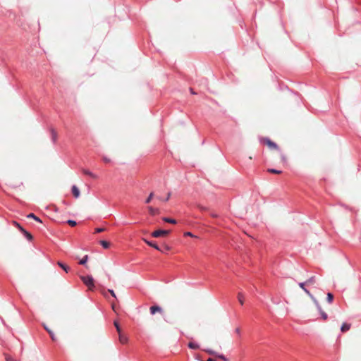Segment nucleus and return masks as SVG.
Listing matches in <instances>:
<instances>
[{
	"label": "nucleus",
	"instance_id": "5",
	"mask_svg": "<svg viewBox=\"0 0 361 361\" xmlns=\"http://www.w3.org/2000/svg\"><path fill=\"white\" fill-rule=\"evenodd\" d=\"M149 311L152 314H154L157 312L161 314L163 312L162 308L158 305H154L150 307Z\"/></svg>",
	"mask_w": 361,
	"mask_h": 361
},
{
	"label": "nucleus",
	"instance_id": "11",
	"mask_svg": "<svg viewBox=\"0 0 361 361\" xmlns=\"http://www.w3.org/2000/svg\"><path fill=\"white\" fill-rule=\"evenodd\" d=\"M317 309H318V310L319 311V312H320V314H321V316H322V319H323L324 320H326V319H327V318H328V316H327L326 313H325V312L322 310V307H321V306H320V305H319V307H317Z\"/></svg>",
	"mask_w": 361,
	"mask_h": 361
},
{
	"label": "nucleus",
	"instance_id": "2",
	"mask_svg": "<svg viewBox=\"0 0 361 361\" xmlns=\"http://www.w3.org/2000/svg\"><path fill=\"white\" fill-rule=\"evenodd\" d=\"M80 279L90 290L93 291L94 290V281L91 276H80Z\"/></svg>",
	"mask_w": 361,
	"mask_h": 361
},
{
	"label": "nucleus",
	"instance_id": "46",
	"mask_svg": "<svg viewBox=\"0 0 361 361\" xmlns=\"http://www.w3.org/2000/svg\"><path fill=\"white\" fill-rule=\"evenodd\" d=\"M103 293L104 296L106 297V295L105 293Z\"/></svg>",
	"mask_w": 361,
	"mask_h": 361
},
{
	"label": "nucleus",
	"instance_id": "1",
	"mask_svg": "<svg viewBox=\"0 0 361 361\" xmlns=\"http://www.w3.org/2000/svg\"><path fill=\"white\" fill-rule=\"evenodd\" d=\"M260 142L265 144L270 149L279 151V159L281 163L286 164L287 162L286 155L282 151L280 150L279 146L275 142H274L267 137L260 138Z\"/></svg>",
	"mask_w": 361,
	"mask_h": 361
},
{
	"label": "nucleus",
	"instance_id": "12",
	"mask_svg": "<svg viewBox=\"0 0 361 361\" xmlns=\"http://www.w3.org/2000/svg\"><path fill=\"white\" fill-rule=\"evenodd\" d=\"M20 231L25 235V237L29 240H32V235L26 231L23 228H20Z\"/></svg>",
	"mask_w": 361,
	"mask_h": 361
},
{
	"label": "nucleus",
	"instance_id": "43",
	"mask_svg": "<svg viewBox=\"0 0 361 361\" xmlns=\"http://www.w3.org/2000/svg\"><path fill=\"white\" fill-rule=\"evenodd\" d=\"M211 215H212V216H213V217H216V216H217V215H216V214H212Z\"/></svg>",
	"mask_w": 361,
	"mask_h": 361
},
{
	"label": "nucleus",
	"instance_id": "34",
	"mask_svg": "<svg viewBox=\"0 0 361 361\" xmlns=\"http://www.w3.org/2000/svg\"><path fill=\"white\" fill-rule=\"evenodd\" d=\"M198 208L202 210V211H206L207 210V208L203 207V206H201V205H199L198 206Z\"/></svg>",
	"mask_w": 361,
	"mask_h": 361
},
{
	"label": "nucleus",
	"instance_id": "33",
	"mask_svg": "<svg viewBox=\"0 0 361 361\" xmlns=\"http://www.w3.org/2000/svg\"><path fill=\"white\" fill-rule=\"evenodd\" d=\"M103 160H104V162H106V163H109V162H110V161H111V159H110L109 158H107V157H104V158H103Z\"/></svg>",
	"mask_w": 361,
	"mask_h": 361
},
{
	"label": "nucleus",
	"instance_id": "27",
	"mask_svg": "<svg viewBox=\"0 0 361 361\" xmlns=\"http://www.w3.org/2000/svg\"><path fill=\"white\" fill-rule=\"evenodd\" d=\"M67 223L71 226H75L77 224L75 221L73 220H68L67 221Z\"/></svg>",
	"mask_w": 361,
	"mask_h": 361
},
{
	"label": "nucleus",
	"instance_id": "17",
	"mask_svg": "<svg viewBox=\"0 0 361 361\" xmlns=\"http://www.w3.org/2000/svg\"><path fill=\"white\" fill-rule=\"evenodd\" d=\"M163 221L166 222V223H169V224H176V221L173 219H170V218H168V217H164L163 218Z\"/></svg>",
	"mask_w": 361,
	"mask_h": 361
},
{
	"label": "nucleus",
	"instance_id": "14",
	"mask_svg": "<svg viewBox=\"0 0 361 361\" xmlns=\"http://www.w3.org/2000/svg\"><path fill=\"white\" fill-rule=\"evenodd\" d=\"M188 348L193 350H197L200 348V345L197 343H195L194 342H190L188 344Z\"/></svg>",
	"mask_w": 361,
	"mask_h": 361
},
{
	"label": "nucleus",
	"instance_id": "45",
	"mask_svg": "<svg viewBox=\"0 0 361 361\" xmlns=\"http://www.w3.org/2000/svg\"><path fill=\"white\" fill-rule=\"evenodd\" d=\"M22 184H23V183H20L18 185H15V186H13V187H14V188H16L17 186H20V185H22Z\"/></svg>",
	"mask_w": 361,
	"mask_h": 361
},
{
	"label": "nucleus",
	"instance_id": "4",
	"mask_svg": "<svg viewBox=\"0 0 361 361\" xmlns=\"http://www.w3.org/2000/svg\"><path fill=\"white\" fill-rule=\"evenodd\" d=\"M315 277L312 276L310 279H308L306 281L300 283L299 286L300 288H303V286H309L310 285H313L315 283Z\"/></svg>",
	"mask_w": 361,
	"mask_h": 361
},
{
	"label": "nucleus",
	"instance_id": "40",
	"mask_svg": "<svg viewBox=\"0 0 361 361\" xmlns=\"http://www.w3.org/2000/svg\"><path fill=\"white\" fill-rule=\"evenodd\" d=\"M45 329L48 331V333L49 334V331H52L51 330H50L49 329H48L47 327L44 326Z\"/></svg>",
	"mask_w": 361,
	"mask_h": 361
},
{
	"label": "nucleus",
	"instance_id": "30",
	"mask_svg": "<svg viewBox=\"0 0 361 361\" xmlns=\"http://www.w3.org/2000/svg\"><path fill=\"white\" fill-rule=\"evenodd\" d=\"M108 292L111 295L112 297L116 298V293L112 289H109Z\"/></svg>",
	"mask_w": 361,
	"mask_h": 361
},
{
	"label": "nucleus",
	"instance_id": "26",
	"mask_svg": "<svg viewBox=\"0 0 361 361\" xmlns=\"http://www.w3.org/2000/svg\"><path fill=\"white\" fill-rule=\"evenodd\" d=\"M171 192H169L168 194H167V196H166V198L165 200H163L162 198L161 197H158V199L161 201H166L167 202L170 197H171Z\"/></svg>",
	"mask_w": 361,
	"mask_h": 361
},
{
	"label": "nucleus",
	"instance_id": "19",
	"mask_svg": "<svg viewBox=\"0 0 361 361\" xmlns=\"http://www.w3.org/2000/svg\"><path fill=\"white\" fill-rule=\"evenodd\" d=\"M100 244L102 245V247L104 248H106V249L109 248L110 246V243L105 240H101Z\"/></svg>",
	"mask_w": 361,
	"mask_h": 361
},
{
	"label": "nucleus",
	"instance_id": "10",
	"mask_svg": "<svg viewBox=\"0 0 361 361\" xmlns=\"http://www.w3.org/2000/svg\"><path fill=\"white\" fill-rule=\"evenodd\" d=\"M144 242H145L150 247H152L154 248H155L156 250H160V248L156 244V243H154L152 242H150L145 238L142 239Z\"/></svg>",
	"mask_w": 361,
	"mask_h": 361
},
{
	"label": "nucleus",
	"instance_id": "29",
	"mask_svg": "<svg viewBox=\"0 0 361 361\" xmlns=\"http://www.w3.org/2000/svg\"><path fill=\"white\" fill-rule=\"evenodd\" d=\"M184 235L185 236H190V237H192V238H196V236L194 235L191 232H185V233H184Z\"/></svg>",
	"mask_w": 361,
	"mask_h": 361
},
{
	"label": "nucleus",
	"instance_id": "18",
	"mask_svg": "<svg viewBox=\"0 0 361 361\" xmlns=\"http://www.w3.org/2000/svg\"><path fill=\"white\" fill-rule=\"evenodd\" d=\"M238 301L240 303V305H243L244 303V295L242 293H239L238 294Z\"/></svg>",
	"mask_w": 361,
	"mask_h": 361
},
{
	"label": "nucleus",
	"instance_id": "36",
	"mask_svg": "<svg viewBox=\"0 0 361 361\" xmlns=\"http://www.w3.org/2000/svg\"><path fill=\"white\" fill-rule=\"evenodd\" d=\"M111 308L114 312H116V305L114 302L111 303Z\"/></svg>",
	"mask_w": 361,
	"mask_h": 361
},
{
	"label": "nucleus",
	"instance_id": "15",
	"mask_svg": "<svg viewBox=\"0 0 361 361\" xmlns=\"http://www.w3.org/2000/svg\"><path fill=\"white\" fill-rule=\"evenodd\" d=\"M350 328V324L347 323H343L341 326V330L342 332H345L348 331Z\"/></svg>",
	"mask_w": 361,
	"mask_h": 361
},
{
	"label": "nucleus",
	"instance_id": "35",
	"mask_svg": "<svg viewBox=\"0 0 361 361\" xmlns=\"http://www.w3.org/2000/svg\"><path fill=\"white\" fill-rule=\"evenodd\" d=\"M13 224H14V225H15L16 226H17V228H19V230L20 231V228H22V227L20 226V225L18 223H17L16 221H14V222H13Z\"/></svg>",
	"mask_w": 361,
	"mask_h": 361
},
{
	"label": "nucleus",
	"instance_id": "28",
	"mask_svg": "<svg viewBox=\"0 0 361 361\" xmlns=\"http://www.w3.org/2000/svg\"><path fill=\"white\" fill-rule=\"evenodd\" d=\"M204 351L208 353L209 355H215V352L211 349H207V350H204Z\"/></svg>",
	"mask_w": 361,
	"mask_h": 361
},
{
	"label": "nucleus",
	"instance_id": "20",
	"mask_svg": "<svg viewBox=\"0 0 361 361\" xmlns=\"http://www.w3.org/2000/svg\"><path fill=\"white\" fill-rule=\"evenodd\" d=\"M267 171L271 173H274V174H281L282 173L281 171L274 169H269L267 170Z\"/></svg>",
	"mask_w": 361,
	"mask_h": 361
},
{
	"label": "nucleus",
	"instance_id": "6",
	"mask_svg": "<svg viewBox=\"0 0 361 361\" xmlns=\"http://www.w3.org/2000/svg\"><path fill=\"white\" fill-rule=\"evenodd\" d=\"M308 295L309 297L312 299V300L313 301V302L315 304V305L317 307H319V302L317 301V300L311 294V293L307 289L305 288V286H303V288H301Z\"/></svg>",
	"mask_w": 361,
	"mask_h": 361
},
{
	"label": "nucleus",
	"instance_id": "38",
	"mask_svg": "<svg viewBox=\"0 0 361 361\" xmlns=\"http://www.w3.org/2000/svg\"><path fill=\"white\" fill-rule=\"evenodd\" d=\"M235 332H236L238 334H240V329L239 328L235 329Z\"/></svg>",
	"mask_w": 361,
	"mask_h": 361
},
{
	"label": "nucleus",
	"instance_id": "44",
	"mask_svg": "<svg viewBox=\"0 0 361 361\" xmlns=\"http://www.w3.org/2000/svg\"><path fill=\"white\" fill-rule=\"evenodd\" d=\"M190 92H191V93H192V94H195V92L192 90V89H191V90H190Z\"/></svg>",
	"mask_w": 361,
	"mask_h": 361
},
{
	"label": "nucleus",
	"instance_id": "7",
	"mask_svg": "<svg viewBox=\"0 0 361 361\" xmlns=\"http://www.w3.org/2000/svg\"><path fill=\"white\" fill-rule=\"evenodd\" d=\"M147 209H148L149 213L152 216L159 214L160 213V211L158 208H154V207L149 206V207H148Z\"/></svg>",
	"mask_w": 361,
	"mask_h": 361
},
{
	"label": "nucleus",
	"instance_id": "42",
	"mask_svg": "<svg viewBox=\"0 0 361 361\" xmlns=\"http://www.w3.org/2000/svg\"><path fill=\"white\" fill-rule=\"evenodd\" d=\"M219 357L220 358L223 359V360H225V357H224V355H219Z\"/></svg>",
	"mask_w": 361,
	"mask_h": 361
},
{
	"label": "nucleus",
	"instance_id": "3",
	"mask_svg": "<svg viewBox=\"0 0 361 361\" xmlns=\"http://www.w3.org/2000/svg\"><path fill=\"white\" fill-rule=\"evenodd\" d=\"M171 233L170 230L158 229L152 233V236L154 238L166 237Z\"/></svg>",
	"mask_w": 361,
	"mask_h": 361
},
{
	"label": "nucleus",
	"instance_id": "32",
	"mask_svg": "<svg viewBox=\"0 0 361 361\" xmlns=\"http://www.w3.org/2000/svg\"><path fill=\"white\" fill-rule=\"evenodd\" d=\"M106 229L104 228H97L95 229V233H101L104 231Z\"/></svg>",
	"mask_w": 361,
	"mask_h": 361
},
{
	"label": "nucleus",
	"instance_id": "31",
	"mask_svg": "<svg viewBox=\"0 0 361 361\" xmlns=\"http://www.w3.org/2000/svg\"><path fill=\"white\" fill-rule=\"evenodd\" d=\"M49 335H50V336H51V339L53 341H56V336H55V334H54L53 331H49Z\"/></svg>",
	"mask_w": 361,
	"mask_h": 361
},
{
	"label": "nucleus",
	"instance_id": "8",
	"mask_svg": "<svg viewBox=\"0 0 361 361\" xmlns=\"http://www.w3.org/2000/svg\"><path fill=\"white\" fill-rule=\"evenodd\" d=\"M118 338H119V341L122 344H125L128 342V338L126 336H125L124 334H123L122 333H119L118 334Z\"/></svg>",
	"mask_w": 361,
	"mask_h": 361
},
{
	"label": "nucleus",
	"instance_id": "13",
	"mask_svg": "<svg viewBox=\"0 0 361 361\" xmlns=\"http://www.w3.org/2000/svg\"><path fill=\"white\" fill-rule=\"evenodd\" d=\"M82 172L85 175H87L93 178H97V176L94 174L93 173H92L91 171H90L89 170H87V169H82Z\"/></svg>",
	"mask_w": 361,
	"mask_h": 361
},
{
	"label": "nucleus",
	"instance_id": "23",
	"mask_svg": "<svg viewBox=\"0 0 361 361\" xmlns=\"http://www.w3.org/2000/svg\"><path fill=\"white\" fill-rule=\"evenodd\" d=\"M333 299H334L333 294H331V293H329L327 294V298H326L327 302H329V303H331L332 301H333Z\"/></svg>",
	"mask_w": 361,
	"mask_h": 361
},
{
	"label": "nucleus",
	"instance_id": "24",
	"mask_svg": "<svg viewBox=\"0 0 361 361\" xmlns=\"http://www.w3.org/2000/svg\"><path fill=\"white\" fill-rule=\"evenodd\" d=\"M114 326H115V327H116V331H118V334H119V333H121V328L120 327V325H119L118 322H116V321H114Z\"/></svg>",
	"mask_w": 361,
	"mask_h": 361
},
{
	"label": "nucleus",
	"instance_id": "25",
	"mask_svg": "<svg viewBox=\"0 0 361 361\" xmlns=\"http://www.w3.org/2000/svg\"><path fill=\"white\" fill-rule=\"evenodd\" d=\"M87 259H88V256L87 255H85L80 261V264H82V265H85L86 264V262H87Z\"/></svg>",
	"mask_w": 361,
	"mask_h": 361
},
{
	"label": "nucleus",
	"instance_id": "21",
	"mask_svg": "<svg viewBox=\"0 0 361 361\" xmlns=\"http://www.w3.org/2000/svg\"><path fill=\"white\" fill-rule=\"evenodd\" d=\"M27 218H32V219H34L37 221L42 222V221L32 213L29 214L27 215Z\"/></svg>",
	"mask_w": 361,
	"mask_h": 361
},
{
	"label": "nucleus",
	"instance_id": "37",
	"mask_svg": "<svg viewBox=\"0 0 361 361\" xmlns=\"http://www.w3.org/2000/svg\"><path fill=\"white\" fill-rule=\"evenodd\" d=\"M6 361H16V360L14 359H13L12 357H6Z\"/></svg>",
	"mask_w": 361,
	"mask_h": 361
},
{
	"label": "nucleus",
	"instance_id": "9",
	"mask_svg": "<svg viewBox=\"0 0 361 361\" xmlns=\"http://www.w3.org/2000/svg\"><path fill=\"white\" fill-rule=\"evenodd\" d=\"M72 193L75 198H78L80 196V190L77 186L73 185L72 187Z\"/></svg>",
	"mask_w": 361,
	"mask_h": 361
},
{
	"label": "nucleus",
	"instance_id": "22",
	"mask_svg": "<svg viewBox=\"0 0 361 361\" xmlns=\"http://www.w3.org/2000/svg\"><path fill=\"white\" fill-rule=\"evenodd\" d=\"M154 192H152L149 195L148 197L146 199L145 203L149 204L151 202V200H152V198L154 197Z\"/></svg>",
	"mask_w": 361,
	"mask_h": 361
},
{
	"label": "nucleus",
	"instance_id": "16",
	"mask_svg": "<svg viewBox=\"0 0 361 361\" xmlns=\"http://www.w3.org/2000/svg\"><path fill=\"white\" fill-rule=\"evenodd\" d=\"M57 264L61 267L66 272H68L70 269V268L66 266V264H63L62 262H57Z\"/></svg>",
	"mask_w": 361,
	"mask_h": 361
},
{
	"label": "nucleus",
	"instance_id": "41",
	"mask_svg": "<svg viewBox=\"0 0 361 361\" xmlns=\"http://www.w3.org/2000/svg\"><path fill=\"white\" fill-rule=\"evenodd\" d=\"M53 135H54V138L55 139L56 136V133L54 131H53Z\"/></svg>",
	"mask_w": 361,
	"mask_h": 361
},
{
	"label": "nucleus",
	"instance_id": "39",
	"mask_svg": "<svg viewBox=\"0 0 361 361\" xmlns=\"http://www.w3.org/2000/svg\"><path fill=\"white\" fill-rule=\"evenodd\" d=\"M164 247L166 250H171V247L168 245H164Z\"/></svg>",
	"mask_w": 361,
	"mask_h": 361
}]
</instances>
